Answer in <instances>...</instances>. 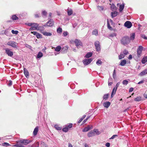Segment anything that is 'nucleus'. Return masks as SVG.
<instances>
[{
	"label": "nucleus",
	"mask_w": 147,
	"mask_h": 147,
	"mask_svg": "<svg viewBox=\"0 0 147 147\" xmlns=\"http://www.w3.org/2000/svg\"><path fill=\"white\" fill-rule=\"evenodd\" d=\"M5 53L8 55V56L12 57L13 55V51H11V49L5 48Z\"/></svg>",
	"instance_id": "nucleus-4"
},
{
	"label": "nucleus",
	"mask_w": 147,
	"mask_h": 147,
	"mask_svg": "<svg viewBox=\"0 0 147 147\" xmlns=\"http://www.w3.org/2000/svg\"><path fill=\"white\" fill-rule=\"evenodd\" d=\"M4 33L5 34L7 35L9 34V31L7 29L5 30L4 31Z\"/></svg>",
	"instance_id": "nucleus-57"
},
{
	"label": "nucleus",
	"mask_w": 147,
	"mask_h": 147,
	"mask_svg": "<svg viewBox=\"0 0 147 147\" xmlns=\"http://www.w3.org/2000/svg\"><path fill=\"white\" fill-rule=\"evenodd\" d=\"M42 16L44 17L46 16L47 15V12L45 11H42Z\"/></svg>",
	"instance_id": "nucleus-36"
},
{
	"label": "nucleus",
	"mask_w": 147,
	"mask_h": 147,
	"mask_svg": "<svg viewBox=\"0 0 147 147\" xmlns=\"http://www.w3.org/2000/svg\"><path fill=\"white\" fill-rule=\"evenodd\" d=\"M107 25L108 28L110 29L111 30L112 29V27L111 26L109 22H107Z\"/></svg>",
	"instance_id": "nucleus-49"
},
{
	"label": "nucleus",
	"mask_w": 147,
	"mask_h": 147,
	"mask_svg": "<svg viewBox=\"0 0 147 147\" xmlns=\"http://www.w3.org/2000/svg\"><path fill=\"white\" fill-rule=\"evenodd\" d=\"M128 83V81L126 80H125L123 81L122 82L123 84L125 85H127Z\"/></svg>",
	"instance_id": "nucleus-44"
},
{
	"label": "nucleus",
	"mask_w": 147,
	"mask_h": 147,
	"mask_svg": "<svg viewBox=\"0 0 147 147\" xmlns=\"http://www.w3.org/2000/svg\"><path fill=\"white\" fill-rule=\"evenodd\" d=\"M74 43L78 48L80 47V46H82V43L80 40L76 39L74 41Z\"/></svg>",
	"instance_id": "nucleus-6"
},
{
	"label": "nucleus",
	"mask_w": 147,
	"mask_h": 147,
	"mask_svg": "<svg viewBox=\"0 0 147 147\" xmlns=\"http://www.w3.org/2000/svg\"><path fill=\"white\" fill-rule=\"evenodd\" d=\"M25 24L29 26H32V23H26Z\"/></svg>",
	"instance_id": "nucleus-55"
},
{
	"label": "nucleus",
	"mask_w": 147,
	"mask_h": 147,
	"mask_svg": "<svg viewBox=\"0 0 147 147\" xmlns=\"http://www.w3.org/2000/svg\"><path fill=\"white\" fill-rule=\"evenodd\" d=\"M11 19L13 20H18V18L16 15H14L11 16Z\"/></svg>",
	"instance_id": "nucleus-24"
},
{
	"label": "nucleus",
	"mask_w": 147,
	"mask_h": 147,
	"mask_svg": "<svg viewBox=\"0 0 147 147\" xmlns=\"http://www.w3.org/2000/svg\"><path fill=\"white\" fill-rule=\"evenodd\" d=\"M124 7V3H122L120 5L119 7V11L120 12H121L123 9Z\"/></svg>",
	"instance_id": "nucleus-20"
},
{
	"label": "nucleus",
	"mask_w": 147,
	"mask_h": 147,
	"mask_svg": "<svg viewBox=\"0 0 147 147\" xmlns=\"http://www.w3.org/2000/svg\"><path fill=\"white\" fill-rule=\"evenodd\" d=\"M126 63V61L125 59L121 61V62L119 65L121 66H124Z\"/></svg>",
	"instance_id": "nucleus-18"
},
{
	"label": "nucleus",
	"mask_w": 147,
	"mask_h": 147,
	"mask_svg": "<svg viewBox=\"0 0 147 147\" xmlns=\"http://www.w3.org/2000/svg\"><path fill=\"white\" fill-rule=\"evenodd\" d=\"M147 61V56L144 57L142 59V62L143 64H144Z\"/></svg>",
	"instance_id": "nucleus-22"
},
{
	"label": "nucleus",
	"mask_w": 147,
	"mask_h": 147,
	"mask_svg": "<svg viewBox=\"0 0 147 147\" xmlns=\"http://www.w3.org/2000/svg\"><path fill=\"white\" fill-rule=\"evenodd\" d=\"M2 146H10V144L7 142H4L2 144Z\"/></svg>",
	"instance_id": "nucleus-43"
},
{
	"label": "nucleus",
	"mask_w": 147,
	"mask_h": 147,
	"mask_svg": "<svg viewBox=\"0 0 147 147\" xmlns=\"http://www.w3.org/2000/svg\"><path fill=\"white\" fill-rule=\"evenodd\" d=\"M63 34L64 36H65L67 35L68 32L67 31L64 32H63Z\"/></svg>",
	"instance_id": "nucleus-58"
},
{
	"label": "nucleus",
	"mask_w": 147,
	"mask_h": 147,
	"mask_svg": "<svg viewBox=\"0 0 147 147\" xmlns=\"http://www.w3.org/2000/svg\"><path fill=\"white\" fill-rule=\"evenodd\" d=\"M83 120L81 118L78 121V123H80Z\"/></svg>",
	"instance_id": "nucleus-62"
},
{
	"label": "nucleus",
	"mask_w": 147,
	"mask_h": 147,
	"mask_svg": "<svg viewBox=\"0 0 147 147\" xmlns=\"http://www.w3.org/2000/svg\"><path fill=\"white\" fill-rule=\"evenodd\" d=\"M111 80H112V78H110L109 79L108 83L109 86H111L113 84L112 82H111Z\"/></svg>",
	"instance_id": "nucleus-47"
},
{
	"label": "nucleus",
	"mask_w": 147,
	"mask_h": 147,
	"mask_svg": "<svg viewBox=\"0 0 147 147\" xmlns=\"http://www.w3.org/2000/svg\"><path fill=\"white\" fill-rule=\"evenodd\" d=\"M96 47V49L97 51H100V46H97V47L96 46V47Z\"/></svg>",
	"instance_id": "nucleus-50"
},
{
	"label": "nucleus",
	"mask_w": 147,
	"mask_h": 147,
	"mask_svg": "<svg viewBox=\"0 0 147 147\" xmlns=\"http://www.w3.org/2000/svg\"><path fill=\"white\" fill-rule=\"evenodd\" d=\"M92 35H95L96 36H97L98 35V31L97 29L94 30L92 32Z\"/></svg>",
	"instance_id": "nucleus-25"
},
{
	"label": "nucleus",
	"mask_w": 147,
	"mask_h": 147,
	"mask_svg": "<svg viewBox=\"0 0 147 147\" xmlns=\"http://www.w3.org/2000/svg\"><path fill=\"white\" fill-rule=\"evenodd\" d=\"M54 25V22L53 20L51 19L49 20L48 22L47 23L44 25V26H48L49 27H51L53 26Z\"/></svg>",
	"instance_id": "nucleus-5"
},
{
	"label": "nucleus",
	"mask_w": 147,
	"mask_h": 147,
	"mask_svg": "<svg viewBox=\"0 0 147 147\" xmlns=\"http://www.w3.org/2000/svg\"><path fill=\"white\" fill-rule=\"evenodd\" d=\"M146 74H147V69H145L140 73L139 74V75L142 76L145 75Z\"/></svg>",
	"instance_id": "nucleus-14"
},
{
	"label": "nucleus",
	"mask_w": 147,
	"mask_h": 147,
	"mask_svg": "<svg viewBox=\"0 0 147 147\" xmlns=\"http://www.w3.org/2000/svg\"><path fill=\"white\" fill-rule=\"evenodd\" d=\"M11 32L13 34H17L18 33V30H12Z\"/></svg>",
	"instance_id": "nucleus-42"
},
{
	"label": "nucleus",
	"mask_w": 147,
	"mask_h": 147,
	"mask_svg": "<svg viewBox=\"0 0 147 147\" xmlns=\"http://www.w3.org/2000/svg\"><path fill=\"white\" fill-rule=\"evenodd\" d=\"M118 135H113L110 139H113L114 138L116 137H117Z\"/></svg>",
	"instance_id": "nucleus-59"
},
{
	"label": "nucleus",
	"mask_w": 147,
	"mask_h": 147,
	"mask_svg": "<svg viewBox=\"0 0 147 147\" xmlns=\"http://www.w3.org/2000/svg\"><path fill=\"white\" fill-rule=\"evenodd\" d=\"M96 64L98 65H102V62L100 60L98 59L96 61Z\"/></svg>",
	"instance_id": "nucleus-31"
},
{
	"label": "nucleus",
	"mask_w": 147,
	"mask_h": 147,
	"mask_svg": "<svg viewBox=\"0 0 147 147\" xmlns=\"http://www.w3.org/2000/svg\"><path fill=\"white\" fill-rule=\"evenodd\" d=\"M94 133H96L97 134H100L99 132L98 131V130L97 129H94L93 130V131Z\"/></svg>",
	"instance_id": "nucleus-45"
},
{
	"label": "nucleus",
	"mask_w": 147,
	"mask_h": 147,
	"mask_svg": "<svg viewBox=\"0 0 147 147\" xmlns=\"http://www.w3.org/2000/svg\"><path fill=\"white\" fill-rule=\"evenodd\" d=\"M38 127H36L35 128L33 132L34 135L36 136L37 135L38 131Z\"/></svg>",
	"instance_id": "nucleus-21"
},
{
	"label": "nucleus",
	"mask_w": 147,
	"mask_h": 147,
	"mask_svg": "<svg viewBox=\"0 0 147 147\" xmlns=\"http://www.w3.org/2000/svg\"><path fill=\"white\" fill-rule=\"evenodd\" d=\"M31 142V141L29 140H20L17 142L20 143H18L15 145H14V146L16 147H25L22 144H23L24 145L28 144L29 143Z\"/></svg>",
	"instance_id": "nucleus-1"
},
{
	"label": "nucleus",
	"mask_w": 147,
	"mask_h": 147,
	"mask_svg": "<svg viewBox=\"0 0 147 147\" xmlns=\"http://www.w3.org/2000/svg\"><path fill=\"white\" fill-rule=\"evenodd\" d=\"M130 42L129 38L127 36L123 37L121 40V43L125 45H128Z\"/></svg>",
	"instance_id": "nucleus-2"
},
{
	"label": "nucleus",
	"mask_w": 147,
	"mask_h": 147,
	"mask_svg": "<svg viewBox=\"0 0 147 147\" xmlns=\"http://www.w3.org/2000/svg\"><path fill=\"white\" fill-rule=\"evenodd\" d=\"M24 73L25 76L27 78H28L29 76V73L27 69L25 68H24L23 69Z\"/></svg>",
	"instance_id": "nucleus-11"
},
{
	"label": "nucleus",
	"mask_w": 147,
	"mask_h": 147,
	"mask_svg": "<svg viewBox=\"0 0 147 147\" xmlns=\"http://www.w3.org/2000/svg\"><path fill=\"white\" fill-rule=\"evenodd\" d=\"M43 56V54L41 52H38L36 58H40L42 57Z\"/></svg>",
	"instance_id": "nucleus-26"
},
{
	"label": "nucleus",
	"mask_w": 147,
	"mask_h": 147,
	"mask_svg": "<svg viewBox=\"0 0 147 147\" xmlns=\"http://www.w3.org/2000/svg\"><path fill=\"white\" fill-rule=\"evenodd\" d=\"M67 15L69 16H70L73 13V10L72 9H69L68 8L67 9Z\"/></svg>",
	"instance_id": "nucleus-17"
},
{
	"label": "nucleus",
	"mask_w": 147,
	"mask_h": 147,
	"mask_svg": "<svg viewBox=\"0 0 147 147\" xmlns=\"http://www.w3.org/2000/svg\"><path fill=\"white\" fill-rule=\"evenodd\" d=\"M68 48V47L67 46L63 47L61 49V51L63 53H67Z\"/></svg>",
	"instance_id": "nucleus-12"
},
{
	"label": "nucleus",
	"mask_w": 147,
	"mask_h": 147,
	"mask_svg": "<svg viewBox=\"0 0 147 147\" xmlns=\"http://www.w3.org/2000/svg\"><path fill=\"white\" fill-rule=\"evenodd\" d=\"M124 26L127 28H129L132 26V24L130 22L127 21L124 23Z\"/></svg>",
	"instance_id": "nucleus-9"
},
{
	"label": "nucleus",
	"mask_w": 147,
	"mask_h": 147,
	"mask_svg": "<svg viewBox=\"0 0 147 147\" xmlns=\"http://www.w3.org/2000/svg\"><path fill=\"white\" fill-rule=\"evenodd\" d=\"M93 128V126L92 125H88L87 127L84 128L82 130V131L86 132L88 131L89 130L92 129Z\"/></svg>",
	"instance_id": "nucleus-10"
},
{
	"label": "nucleus",
	"mask_w": 147,
	"mask_h": 147,
	"mask_svg": "<svg viewBox=\"0 0 147 147\" xmlns=\"http://www.w3.org/2000/svg\"><path fill=\"white\" fill-rule=\"evenodd\" d=\"M44 25L42 26H38L37 30H40L41 31H43L45 28H44Z\"/></svg>",
	"instance_id": "nucleus-30"
},
{
	"label": "nucleus",
	"mask_w": 147,
	"mask_h": 147,
	"mask_svg": "<svg viewBox=\"0 0 147 147\" xmlns=\"http://www.w3.org/2000/svg\"><path fill=\"white\" fill-rule=\"evenodd\" d=\"M141 98L140 96H138L136 98H135L134 100V101L136 102H139L141 101Z\"/></svg>",
	"instance_id": "nucleus-32"
},
{
	"label": "nucleus",
	"mask_w": 147,
	"mask_h": 147,
	"mask_svg": "<svg viewBox=\"0 0 147 147\" xmlns=\"http://www.w3.org/2000/svg\"><path fill=\"white\" fill-rule=\"evenodd\" d=\"M32 33H33L34 35L36 36L37 34V32L36 31H34V32H31Z\"/></svg>",
	"instance_id": "nucleus-64"
},
{
	"label": "nucleus",
	"mask_w": 147,
	"mask_h": 147,
	"mask_svg": "<svg viewBox=\"0 0 147 147\" xmlns=\"http://www.w3.org/2000/svg\"><path fill=\"white\" fill-rule=\"evenodd\" d=\"M68 128L67 127L65 126V127L63 128L62 129V131L64 132H66L68 131Z\"/></svg>",
	"instance_id": "nucleus-40"
},
{
	"label": "nucleus",
	"mask_w": 147,
	"mask_h": 147,
	"mask_svg": "<svg viewBox=\"0 0 147 147\" xmlns=\"http://www.w3.org/2000/svg\"><path fill=\"white\" fill-rule=\"evenodd\" d=\"M113 78L114 79H115V77H116V71H115V69H114V71H113Z\"/></svg>",
	"instance_id": "nucleus-48"
},
{
	"label": "nucleus",
	"mask_w": 147,
	"mask_h": 147,
	"mask_svg": "<svg viewBox=\"0 0 147 147\" xmlns=\"http://www.w3.org/2000/svg\"><path fill=\"white\" fill-rule=\"evenodd\" d=\"M119 84H120L119 82H118L116 84V86L115 87H114V88H115V89H117V88L119 86Z\"/></svg>",
	"instance_id": "nucleus-54"
},
{
	"label": "nucleus",
	"mask_w": 147,
	"mask_h": 147,
	"mask_svg": "<svg viewBox=\"0 0 147 147\" xmlns=\"http://www.w3.org/2000/svg\"><path fill=\"white\" fill-rule=\"evenodd\" d=\"M89 118V117H88L86 119H84L83 121L82 122V123L84 124V123H85L86 122V121H87V120Z\"/></svg>",
	"instance_id": "nucleus-56"
},
{
	"label": "nucleus",
	"mask_w": 147,
	"mask_h": 147,
	"mask_svg": "<svg viewBox=\"0 0 147 147\" xmlns=\"http://www.w3.org/2000/svg\"><path fill=\"white\" fill-rule=\"evenodd\" d=\"M73 125L72 123H69L67 125H66V126L67 127V128L69 129L71 128L72 127Z\"/></svg>",
	"instance_id": "nucleus-39"
},
{
	"label": "nucleus",
	"mask_w": 147,
	"mask_h": 147,
	"mask_svg": "<svg viewBox=\"0 0 147 147\" xmlns=\"http://www.w3.org/2000/svg\"><path fill=\"white\" fill-rule=\"evenodd\" d=\"M39 24L37 23H32V26L36 30H37Z\"/></svg>",
	"instance_id": "nucleus-28"
},
{
	"label": "nucleus",
	"mask_w": 147,
	"mask_h": 147,
	"mask_svg": "<svg viewBox=\"0 0 147 147\" xmlns=\"http://www.w3.org/2000/svg\"><path fill=\"white\" fill-rule=\"evenodd\" d=\"M117 15V12L116 11L112 12L111 13V16L112 18L116 17Z\"/></svg>",
	"instance_id": "nucleus-29"
},
{
	"label": "nucleus",
	"mask_w": 147,
	"mask_h": 147,
	"mask_svg": "<svg viewBox=\"0 0 147 147\" xmlns=\"http://www.w3.org/2000/svg\"><path fill=\"white\" fill-rule=\"evenodd\" d=\"M9 83L8 84V85L9 86H10L12 84V81L11 80H9Z\"/></svg>",
	"instance_id": "nucleus-61"
},
{
	"label": "nucleus",
	"mask_w": 147,
	"mask_h": 147,
	"mask_svg": "<svg viewBox=\"0 0 147 147\" xmlns=\"http://www.w3.org/2000/svg\"><path fill=\"white\" fill-rule=\"evenodd\" d=\"M111 103L109 101H107L103 103V106L105 108H108L110 106Z\"/></svg>",
	"instance_id": "nucleus-15"
},
{
	"label": "nucleus",
	"mask_w": 147,
	"mask_h": 147,
	"mask_svg": "<svg viewBox=\"0 0 147 147\" xmlns=\"http://www.w3.org/2000/svg\"><path fill=\"white\" fill-rule=\"evenodd\" d=\"M125 57V55L124 54H123L122 53H121L120 54V55L119 56V59H121Z\"/></svg>",
	"instance_id": "nucleus-37"
},
{
	"label": "nucleus",
	"mask_w": 147,
	"mask_h": 147,
	"mask_svg": "<svg viewBox=\"0 0 147 147\" xmlns=\"http://www.w3.org/2000/svg\"><path fill=\"white\" fill-rule=\"evenodd\" d=\"M109 94H104L103 96V99L105 100H107L108 98Z\"/></svg>",
	"instance_id": "nucleus-35"
},
{
	"label": "nucleus",
	"mask_w": 147,
	"mask_h": 147,
	"mask_svg": "<svg viewBox=\"0 0 147 147\" xmlns=\"http://www.w3.org/2000/svg\"><path fill=\"white\" fill-rule=\"evenodd\" d=\"M61 49V47L60 46H58L57 47L55 48V51L57 52L59 51Z\"/></svg>",
	"instance_id": "nucleus-34"
},
{
	"label": "nucleus",
	"mask_w": 147,
	"mask_h": 147,
	"mask_svg": "<svg viewBox=\"0 0 147 147\" xmlns=\"http://www.w3.org/2000/svg\"><path fill=\"white\" fill-rule=\"evenodd\" d=\"M41 32L43 35L46 36H51L52 35V34L51 33L46 31H43Z\"/></svg>",
	"instance_id": "nucleus-13"
},
{
	"label": "nucleus",
	"mask_w": 147,
	"mask_h": 147,
	"mask_svg": "<svg viewBox=\"0 0 147 147\" xmlns=\"http://www.w3.org/2000/svg\"><path fill=\"white\" fill-rule=\"evenodd\" d=\"M143 47L141 46H139L137 50V55L138 57H140L141 55V54L143 50Z\"/></svg>",
	"instance_id": "nucleus-3"
},
{
	"label": "nucleus",
	"mask_w": 147,
	"mask_h": 147,
	"mask_svg": "<svg viewBox=\"0 0 147 147\" xmlns=\"http://www.w3.org/2000/svg\"><path fill=\"white\" fill-rule=\"evenodd\" d=\"M36 36L38 38H42V35L38 33L37 34Z\"/></svg>",
	"instance_id": "nucleus-41"
},
{
	"label": "nucleus",
	"mask_w": 147,
	"mask_h": 147,
	"mask_svg": "<svg viewBox=\"0 0 147 147\" xmlns=\"http://www.w3.org/2000/svg\"><path fill=\"white\" fill-rule=\"evenodd\" d=\"M94 45L95 47H96V46H100L99 42L98 41H96L94 43Z\"/></svg>",
	"instance_id": "nucleus-46"
},
{
	"label": "nucleus",
	"mask_w": 147,
	"mask_h": 147,
	"mask_svg": "<svg viewBox=\"0 0 147 147\" xmlns=\"http://www.w3.org/2000/svg\"><path fill=\"white\" fill-rule=\"evenodd\" d=\"M94 132L92 131H91L88 134V137H91L94 136Z\"/></svg>",
	"instance_id": "nucleus-19"
},
{
	"label": "nucleus",
	"mask_w": 147,
	"mask_h": 147,
	"mask_svg": "<svg viewBox=\"0 0 147 147\" xmlns=\"http://www.w3.org/2000/svg\"><path fill=\"white\" fill-rule=\"evenodd\" d=\"M141 36L142 38H143L144 39H145L146 40V39L147 36H146L145 35H144V34L142 35Z\"/></svg>",
	"instance_id": "nucleus-60"
},
{
	"label": "nucleus",
	"mask_w": 147,
	"mask_h": 147,
	"mask_svg": "<svg viewBox=\"0 0 147 147\" xmlns=\"http://www.w3.org/2000/svg\"><path fill=\"white\" fill-rule=\"evenodd\" d=\"M7 45L11 46L13 48H16L17 47V44L13 41H10L7 42Z\"/></svg>",
	"instance_id": "nucleus-7"
},
{
	"label": "nucleus",
	"mask_w": 147,
	"mask_h": 147,
	"mask_svg": "<svg viewBox=\"0 0 147 147\" xmlns=\"http://www.w3.org/2000/svg\"><path fill=\"white\" fill-rule=\"evenodd\" d=\"M54 127L57 130H60L62 129L61 127H59V125H55L54 126Z\"/></svg>",
	"instance_id": "nucleus-33"
},
{
	"label": "nucleus",
	"mask_w": 147,
	"mask_h": 147,
	"mask_svg": "<svg viewBox=\"0 0 147 147\" xmlns=\"http://www.w3.org/2000/svg\"><path fill=\"white\" fill-rule=\"evenodd\" d=\"M135 34L134 33H133L131 34L130 35V40H133L135 39Z\"/></svg>",
	"instance_id": "nucleus-16"
},
{
	"label": "nucleus",
	"mask_w": 147,
	"mask_h": 147,
	"mask_svg": "<svg viewBox=\"0 0 147 147\" xmlns=\"http://www.w3.org/2000/svg\"><path fill=\"white\" fill-rule=\"evenodd\" d=\"M110 144L109 142L105 144V146L107 147H109Z\"/></svg>",
	"instance_id": "nucleus-63"
},
{
	"label": "nucleus",
	"mask_w": 147,
	"mask_h": 147,
	"mask_svg": "<svg viewBox=\"0 0 147 147\" xmlns=\"http://www.w3.org/2000/svg\"><path fill=\"white\" fill-rule=\"evenodd\" d=\"M123 54H124V55H127L128 53V51L127 50H125L123 52Z\"/></svg>",
	"instance_id": "nucleus-51"
},
{
	"label": "nucleus",
	"mask_w": 147,
	"mask_h": 147,
	"mask_svg": "<svg viewBox=\"0 0 147 147\" xmlns=\"http://www.w3.org/2000/svg\"><path fill=\"white\" fill-rule=\"evenodd\" d=\"M98 7L100 10H103L104 9V7L103 6H98Z\"/></svg>",
	"instance_id": "nucleus-53"
},
{
	"label": "nucleus",
	"mask_w": 147,
	"mask_h": 147,
	"mask_svg": "<svg viewBox=\"0 0 147 147\" xmlns=\"http://www.w3.org/2000/svg\"><path fill=\"white\" fill-rule=\"evenodd\" d=\"M116 90L117 89H115V88H114L111 93L113 94H115Z\"/></svg>",
	"instance_id": "nucleus-52"
},
{
	"label": "nucleus",
	"mask_w": 147,
	"mask_h": 147,
	"mask_svg": "<svg viewBox=\"0 0 147 147\" xmlns=\"http://www.w3.org/2000/svg\"><path fill=\"white\" fill-rule=\"evenodd\" d=\"M57 31L58 33H61L62 32V28L59 27L57 29Z\"/></svg>",
	"instance_id": "nucleus-38"
},
{
	"label": "nucleus",
	"mask_w": 147,
	"mask_h": 147,
	"mask_svg": "<svg viewBox=\"0 0 147 147\" xmlns=\"http://www.w3.org/2000/svg\"><path fill=\"white\" fill-rule=\"evenodd\" d=\"M92 52H88L87 53L85 57L86 58H89L92 56Z\"/></svg>",
	"instance_id": "nucleus-23"
},
{
	"label": "nucleus",
	"mask_w": 147,
	"mask_h": 147,
	"mask_svg": "<svg viewBox=\"0 0 147 147\" xmlns=\"http://www.w3.org/2000/svg\"><path fill=\"white\" fill-rule=\"evenodd\" d=\"M93 59L90 58L89 59H86L83 60V62L85 65H87L89 64L92 61Z\"/></svg>",
	"instance_id": "nucleus-8"
},
{
	"label": "nucleus",
	"mask_w": 147,
	"mask_h": 147,
	"mask_svg": "<svg viewBox=\"0 0 147 147\" xmlns=\"http://www.w3.org/2000/svg\"><path fill=\"white\" fill-rule=\"evenodd\" d=\"M116 35L117 34L115 33H111L108 36V38H113L114 36H116Z\"/></svg>",
	"instance_id": "nucleus-27"
}]
</instances>
